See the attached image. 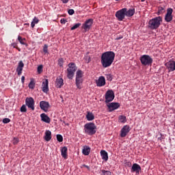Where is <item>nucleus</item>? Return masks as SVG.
<instances>
[{"label":"nucleus","mask_w":175,"mask_h":175,"mask_svg":"<svg viewBox=\"0 0 175 175\" xmlns=\"http://www.w3.org/2000/svg\"><path fill=\"white\" fill-rule=\"evenodd\" d=\"M116 58V53L113 51H107L101 55V64L103 68L111 66Z\"/></svg>","instance_id":"obj_1"},{"label":"nucleus","mask_w":175,"mask_h":175,"mask_svg":"<svg viewBox=\"0 0 175 175\" xmlns=\"http://www.w3.org/2000/svg\"><path fill=\"white\" fill-rule=\"evenodd\" d=\"M135 14V9H129L122 8L116 13V17L118 20V21H123L125 18V16L126 17H132Z\"/></svg>","instance_id":"obj_2"},{"label":"nucleus","mask_w":175,"mask_h":175,"mask_svg":"<svg viewBox=\"0 0 175 175\" xmlns=\"http://www.w3.org/2000/svg\"><path fill=\"white\" fill-rule=\"evenodd\" d=\"M83 131L86 135L92 136L96 133V126L92 122L86 123L83 126Z\"/></svg>","instance_id":"obj_3"},{"label":"nucleus","mask_w":175,"mask_h":175,"mask_svg":"<svg viewBox=\"0 0 175 175\" xmlns=\"http://www.w3.org/2000/svg\"><path fill=\"white\" fill-rule=\"evenodd\" d=\"M163 18L161 16H157L149 21L148 27L150 29H158L159 27H161V23H162Z\"/></svg>","instance_id":"obj_4"},{"label":"nucleus","mask_w":175,"mask_h":175,"mask_svg":"<svg viewBox=\"0 0 175 175\" xmlns=\"http://www.w3.org/2000/svg\"><path fill=\"white\" fill-rule=\"evenodd\" d=\"M68 68H67V77L72 80L75 77V72L77 70V66L75 63H70L68 65Z\"/></svg>","instance_id":"obj_5"},{"label":"nucleus","mask_w":175,"mask_h":175,"mask_svg":"<svg viewBox=\"0 0 175 175\" xmlns=\"http://www.w3.org/2000/svg\"><path fill=\"white\" fill-rule=\"evenodd\" d=\"M140 62L144 66H147L152 64V58L148 55H143L140 57Z\"/></svg>","instance_id":"obj_6"},{"label":"nucleus","mask_w":175,"mask_h":175,"mask_svg":"<svg viewBox=\"0 0 175 175\" xmlns=\"http://www.w3.org/2000/svg\"><path fill=\"white\" fill-rule=\"evenodd\" d=\"M92 24H94V19L89 18L85 21V23L82 25V29L85 31V32L88 31L91 29V27H92Z\"/></svg>","instance_id":"obj_7"},{"label":"nucleus","mask_w":175,"mask_h":175,"mask_svg":"<svg viewBox=\"0 0 175 175\" xmlns=\"http://www.w3.org/2000/svg\"><path fill=\"white\" fill-rule=\"evenodd\" d=\"M114 92L113 90H108L105 94V103H109L114 100Z\"/></svg>","instance_id":"obj_8"},{"label":"nucleus","mask_w":175,"mask_h":175,"mask_svg":"<svg viewBox=\"0 0 175 175\" xmlns=\"http://www.w3.org/2000/svg\"><path fill=\"white\" fill-rule=\"evenodd\" d=\"M26 106L29 109H31V110H35V100H33V98H27L25 100Z\"/></svg>","instance_id":"obj_9"},{"label":"nucleus","mask_w":175,"mask_h":175,"mask_svg":"<svg viewBox=\"0 0 175 175\" xmlns=\"http://www.w3.org/2000/svg\"><path fill=\"white\" fill-rule=\"evenodd\" d=\"M40 107L41 110H43V111L47 113V111H49V109L50 108V103L44 100L40 101Z\"/></svg>","instance_id":"obj_10"},{"label":"nucleus","mask_w":175,"mask_h":175,"mask_svg":"<svg viewBox=\"0 0 175 175\" xmlns=\"http://www.w3.org/2000/svg\"><path fill=\"white\" fill-rule=\"evenodd\" d=\"M172 14H173V9L168 8L167 10V14L165 16V21H166V23H170V21L173 20V15Z\"/></svg>","instance_id":"obj_11"},{"label":"nucleus","mask_w":175,"mask_h":175,"mask_svg":"<svg viewBox=\"0 0 175 175\" xmlns=\"http://www.w3.org/2000/svg\"><path fill=\"white\" fill-rule=\"evenodd\" d=\"M165 66H166L168 72H174L175 70V62L173 60L169 61L165 64Z\"/></svg>","instance_id":"obj_12"},{"label":"nucleus","mask_w":175,"mask_h":175,"mask_svg":"<svg viewBox=\"0 0 175 175\" xmlns=\"http://www.w3.org/2000/svg\"><path fill=\"white\" fill-rule=\"evenodd\" d=\"M108 107V111L111 112L114 110H117L120 107V103H111L107 105Z\"/></svg>","instance_id":"obj_13"},{"label":"nucleus","mask_w":175,"mask_h":175,"mask_svg":"<svg viewBox=\"0 0 175 175\" xmlns=\"http://www.w3.org/2000/svg\"><path fill=\"white\" fill-rule=\"evenodd\" d=\"M131 131V128L129 125H125L120 131V137H125Z\"/></svg>","instance_id":"obj_14"},{"label":"nucleus","mask_w":175,"mask_h":175,"mask_svg":"<svg viewBox=\"0 0 175 175\" xmlns=\"http://www.w3.org/2000/svg\"><path fill=\"white\" fill-rule=\"evenodd\" d=\"M96 84L97 87H104V85H106V79H105V77L101 76L98 80H96Z\"/></svg>","instance_id":"obj_15"},{"label":"nucleus","mask_w":175,"mask_h":175,"mask_svg":"<svg viewBox=\"0 0 175 175\" xmlns=\"http://www.w3.org/2000/svg\"><path fill=\"white\" fill-rule=\"evenodd\" d=\"M142 170V167L137 163H134L131 167V173H136V174H139Z\"/></svg>","instance_id":"obj_16"},{"label":"nucleus","mask_w":175,"mask_h":175,"mask_svg":"<svg viewBox=\"0 0 175 175\" xmlns=\"http://www.w3.org/2000/svg\"><path fill=\"white\" fill-rule=\"evenodd\" d=\"M42 91L45 94L49 92V79H45L42 84Z\"/></svg>","instance_id":"obj_17"},{"label":"nucleus","mask_w":175,"mask_h":175,"mask_svg":"<svg viewBox=\"0 0 175 175\" xmlns=\"http://www.w3.org/2000/svg\"><path fill=\"white\" fill-rule=\"evenodd\" d=\"M23 68H24V63L23 62V61H20L16 68V72L18 73V76H21Z\"/></svg>","instance_id":"obj_18"},{"label":"nucleus","mask_w":175,"mask_h":175,"mask_svg":"<svg viewBox=\"0 0 175 175\" xmlns=\"http://www.w3.org/2000/svg\"><path fill=\"white\" fill-rule=\"evenodd\" d=\"M40 117H41V121H43V122H46V124H50L51 120L50 119L49 116H47L46 113H42L40 115Z\"/></svg>","instance_id":"obj_19"},{"label":"nucleus","mask_w":175,"mask_h":175,"mask_svg":"<svg viewBox=\"0 0 175 175\" xmlns=\"http://www.w3.org/2000/svg\"><path fill=\"white\" fill-rule=\"evenodd\" d=\"M62 157L64 159H68V148L66 146H64L62 150Z\"/></svg>","instance_id":"obj_20"},{"label":"nucleus","mask_w":175,"mask_h":175,"mask_svg":"<svg viewBox=\"0 0 175 175\" xmlns=\"http://www.w3.org/2000/svg\"><path fill=\"white\" fill-rule=\"evenodd\" d=\"M55 84L57 88H61L64 85V79L62 78H57Z\"/></svg>","instance_id":"obj_21"},{"label":"nucleus","mask_w":175,"mask_h":175,"mask_svg":"<svg viewBox=\"0 0 175 175\" xmlns=\"http://www.w3.org/2000/svg\"><path fill=\"white\" fill-rule=\"evenodd\" d=\"M100 155L103 161H107L109 160V154H107V152H106V150H101Z\"/></svg>","instance_id":"obj_22"},{"label":"nucleus","mask_w":175,"mask_h":175,"mask_svg":"<svg viewBox=\"0 0 175 175\" xmlns=\"http://www.w3.org/2000/svg\"><path fill=\"white\" fill-rule=\"evenodd\" d=\"M90 151H91V148H90L88 146H83V148L82 150V152L83 155H90Z\"/></svg>","instance_id":"obj_23"},{"label":"nucleus","mask_w":175,"mask_h":175,"mask_svg":"<svg viewBox=\"0 0 175 175\" xmlns=\"http://www.w3.org/2000/svg\"><path fill=\"white\" fill-rule=\"evenodd\" d=\"M81 84H83V78H76V86L79 90H81Z\"/></svg>","instance_id":"obj_24"},{"label":"nucleus","mask_w":175,"mask_h":175,"mask_svg":"<svg viewBox=\"0 0 175 175\" xmlns=\"http://www.w3.org/2000/svg\"><path fill=\"white\" fill-rule=\"evenodd\" d=\"M44 140L46 142H50L51 140V131L48 130L45 132Z\"/></svg>","instance_id":"obj_25"},{"label":"nucleus","mask_w":175,"mask_h":175,"mask_svg":"<svg viewBox=\"0 0 175 175\" xmlns=\"http://www.w3.org/2000/svg\"><path fill=\"white\" fill-rule=\"evenodd\" d=\"M86 118L88 121H93V120H95V116H94V113L88 111V113L86 115Z\"/></svg>","instance_id":"obj_26"},{"label":"nucleus","mask_w":175,"mask_h":175,"mask_svg":"<svg viewBox=\"0 0 175 175\" xmlns=\"http://www.w3.org/2000/svg\"><path fill=\"white\" fill-rule=\"evenodd\" d=\"M39 23V18L38 17L35 16L31 23V28H35L36 24H38Z\"/></svg>","instance_id":"obj_27"},{"label":"nucleus","mask_w":175,"mask_h":175,"mask_svg":"<svg viewBox=\"0 0 175 175\" xmlns=\"http://www.w3.org/2000/svg\"><path fill=\"white\" fill-rule=\"evenodd\" d=\"M83 71L81 70H79L77 71L76 79H83Z\"/></svg>","instance_id":"obj_28"},{"label":"nucleus","mask_w":175,"mask_h":175,"mask_svg":"<svg viewBox=\"0 0 175 175\" xmlns=\"http://www.w3.org/2000/svg\"><path fill=\"white\" fill-rule=\"evenodd\" d=\"M18 42L21 43V44H23V45L27 44V43L25 42H26L25 38H22L21 36H18Z\"/></svg>","instance_id":"obj_29"},{"label":"nucleus","mask_w":175,"mask_h":175,"mask_svg":"<svg viewBox=\"0 0 175 175\" xmlns=\"http://www.w3.org/2000/svg\"><path fill=\"white\" fill-rule=\"evenodd\" d=\"M119 122L125 124V122H126V116H119Z\"/></svg>","instance_id":"obj_30"},{"label":"nucleus","mask_w":175,"mask_h":175,"mask_svg":"<svg viewBox=\"0 0 175 175\" xmlns=\"http://www.w3.org/2000/svg\"><path fill=\"white\" fill-rule=\"evenodd\" d=\"M29 88H30V90H33V88H35V82L32 79L29 83Z\"/></svg>","instance_id":"obj_31"},{"label":"nucleus","mask_w":175,"mask_h":175,"mask_svg":"<svg viewBox=\"0 0 175 175\" xmlns=\"http://www.w3.org/2000/svg\"><path fill=\"white\" fill-rule=\"evenodd\" d=\"M57 142H59V143L64 142V137H62L60 134H57L56 135Z\"/></svg>","instance_id":"obj_32"},{"label":"nucleus","mask_w":175,"mask_h":175,"mask_svg":"<svg viewBox=\"0 0 175 175\" xmlns=\"http://www.w3.org/2000/svg\"><path fill=\"white\" fill-rule=\"evenodd\" d=\"M43 52L44 53V54H49V46L47 44L44 45Z\"/></svg>","instance_id":"obj_33"},{"label":"nucleus","mask_w":175,"mask_h":175,"mask_svg":"<svg viewBox=\"0 0 175 175\" xmlns=\"http://www.w3.org/2000/svg\"><path fill=\"white\" fill-rule=\"evenodd\" d=\"M81 25V23L75 24L74 26L71 27V31H75V29H77V28H79V27H80Z\"/></svg>","instance_id":"obj_34"},{"label":"nucleus","mask_w":175,"mask_h":175,"mask_svg":"<svg viewBox=\"0 0 175 175\" xmlns=\"http://www.w3.org/2000/svg\"><path fill=\"white\" fill-rule=\"evenodd\" d=\"M21 113H27V107L25 106V105H22V107H21Z\"/></svg>","instance_id":"obj_35"},{"label":"nucleus","mask_w":175,"mask_h":175,"mask_svg":"<svg viewBox=\"0 0 175 175\" xmlns=\"http://www.w3.org/2000/svg\"><path fill=\"white\" fill-rule=\"evenodd\" d=\"M58 65L61 67L64 66V59L60 58L58 59Z\"/></svg>","instance_id":"obj_36"},{"label":"nucleus","mask_w":175,"mask_h":175,"mask_svg":"<svg viewBox=\"0 0 175 175\" xmlns=\"http://www.w3.org/2000/svg\"><path fill=\"white\" fill-rule=\"evenodd\" d=\"M105 76L109 81H111V80H113V76H111V74H106Z\"/></svg>","instance_id":"obj_37"},{"label":"nucleus","mask_w":175,"mask_h":175,"mask_svg":"<svg viewBox=\"0 0 175 175\" xmlns=\"http://www.w3.org/2000/svg\"><path fill=\"white\" fill-rule=\"evenodd\" d=\"M38 73H42V72H43V66L42 65H40L38 67Z\"/></svg>","instance_id":"obj_38"},{"label":"nucleus","mask_w":175,"mask_h":175,"mask_svg":"<svg viewBox=\"0 0 175 175\" xmlns=\"http://www.w3.org/2000/svg\"><path fill=\"white\" fill-rule=\"evenodd\" d=\"M9 122H10V119L6 118H4L3 120V124H9Z\"/></svg>","instance_id":"obj_39"},{"label":"nucleus","mask_w":175,"mask_h":175,"mask_svg":"<svg viewBox=\"0 0 175 175\" xmlns=\"http://www.w3.org/2000/svg\"><path fill=\"white\" fill-rule=\"evenodd\" d=\"M68 14H70V16H72V14H75V10L73 9H70L68 11Z\"/></svg>","instance_id":"obj_40"},{"label":"nucleus","mask_w":175,"mask_h":175,"mask_svg":"<svg viewBox=\"0 0 175 175\" xmlns=\"http://www.w3.org/2000/svg\"><path fill=\"white\" fill-rule=\"evenodd\" d=\"M163 12H165V8L161 7L159 8V12H158V14H161V13H162Z\"/></svg>","instance_id":"obj_41"},{"label":"nucleus","mask_w":175,"mask_h":175,"mask_svg":"<svg viewBox=\"0 0 175 175\" xmlns=\"http://www.w3.org/2000/svg\"><path fill=\"white\" fill-rule=\"evenodd\" d=\"M12 142H13V144L16 145L18 143V138H14Z\"/></svg>","instance_id":"obj_42"},{"label":"nucleus","mask_w":175,"mask_h":175,"mask_svg":"<svg viewBox=\"0 0 175 175\" xmlns=\"http://www.w3.org/2000/svg\"><path fill=\"white\" fill-rule=\"evenodd\" d=\"M61 24H65L66 23V19L62 18L60 21Z\"/></svg>","instance_id":"obj_43"},{"label":"nucleus","mask_w":175,"mask_h":175,"mask_svg":"<svg viewBox=\"0 0 175 175\" xmlns=\"http://www.w3.org/2000/svg\"><path fill=\"white\" fill-rule=\"evenodd\" d=\"M124 36H119L118 37L115 38V40H120V39H122Z\"/></svg>","instance_id":"obj_44"},{"label":"nucleus","mask_w":175,"mask_h":175,"mask_svg":"<svg viewBox=\"0 0 175 175\" xmlns=\"http://www.w3.org/2000/svg\"><path fill=\"white\" fill-rule=\"evenodd\" d=\"M21 81H22V84H24L25 81V77L22 76L21 77Z\"/></svg>","instance_id":"obj_45"},{"label":"nucleus","mask_w":175,"mask_h":175,"mask_svg":"<svg viewBox=\"0 0 175 175\" xmlns=\"http://www.w3.org/2000/svg\"><path fill=\"white\" fill-rule=\"evenodd\" d=\"M12 46L14 47V49H16L17 47V44L16 43H12Z\"/></svg>","instance_id":"obj_46"},{"label":"nucleus","mask_w":175,"mask_h":175,"mask_svg":"<svg viewBox=\"0 0 175 175\" xmlns=\"http://www.w3.org/2000/svg\"><path fill=\"white\" fill-rule=\"evenodd\" d=\"M83 167H86V169L90 170V166H88V165H85V164L83 165Z\"/></svg>","instance_id":"obj_47"},{"label":"nucleus","mask_w":175,"mask_h":175,"mask_svg":"<svg viewBox=\"0 0 175 175\" xmlns=\"http://www.w3.org/2000/svg\"><path fill=\"white\" fill-rule=\"evenodd\" d=\"M63 3H68L69 2V0H62Z\"/></svg>","instance_id":"obj_48"},{"label":"nucleus","mask_w":175,"mask_h":175,"mask_svg":"<svg viewBox=\"0 0 175 175\" xmlns=\"http://www.w3.org/2000/svg\"><path fill=\"white\" fill-rule=\"evenodd\" d=\"M16 49H17V50H18V51H21V49L20 48L16 47Z\"/></svg>","instance_id":"obj_49"},{"label":"nucleus","mask_w":175,"mask_h":175,"mask_svg":"<svg viewBox=\"0 0 175 175\" xmlns=\"http://www.w3.org/2000/svg\"><path fill=\"white\" fill-rule=\"evenodd\" d=\"M25 25H29V23H25Z\"/></svg>","instance_id":"obj_50"},{"label":"nucleus","mask_w":175,"mask_h":175,"mask_svg":"<svg viewBox=\"0 0 175 175\" xmlns=\"http://www.w3.org/2000/svg\"><path fill=\"white\" fill-rule=\"evenodd\" d=\"M142 1V2H144V1H146V0H141Z\"/></svg>","instance_id":"obj_51"},{"label":"nucleus","mask_w":175,"mask_h":175,"mask_svg":"<svg viewBox=\"0 0 175 175\" xmlns=\"http://www.w3.org/2000/svg\"><path fill=\"white\" fill-rule=\"evenodd\" d=\"M116 1H119V0H116Z\"/></svg>","instance_id":"obj_52"},{"label":"nucleus","mask_w":175,"mask_h":175,"mask_svg":"<svg viewBox=\"0 0 175 175\" xmlns=\"http://www.w3.org/2000/svg\"><path fill=\"white\" fill-rule=\"evenodd\" d=\"M159 1H161V0H159Z\"/></svg>","instance_id":"obj_53"}]
</instances>
